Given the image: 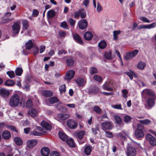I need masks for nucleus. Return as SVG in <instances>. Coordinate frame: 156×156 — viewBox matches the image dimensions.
Segmentation results:
<instances>
[{
	"instance_id": "obj_1",
	"label": "nucleus",
	"mask_w": 156,
	"mask_h": 156,
	"mask_svg": "<svg viewBox=\"0 0 156 156\" xmlns=\"http://www.w3.org/2000/svg\"><path fill=\"white\" fill-rule=\"evenodd\" d=\"M20 98L17 94L12 95L10 98L9 105L11 106L16 107L20 103Z\"/></svg>"
},
{
	"instance_id": "obj_2",
	"label": "nucleus",
	"mask_w": 156,
	"mask_h": 156,
	"mask_svg": "<svg viewBox=\"0 0 156 156\" xmlns=\"http://www.w3.org/2000/svg\"><path fill=\"white\" fill-rule=\"evenodd\" d=\"M104 90L108 91H112L115 89L114 83L112 81H107L102 86Z\"/></svg>"
},
{
	"instance_id": "obj_3",
	"label": "nucleus",
	"mask_w": 156,
	"mask_h": 156,
	"mask_svg": "<svg viewBox=\"0 0 156 156\" xmlns=\"http://www.w3.org/2000/svg\"><path fill=\"white\" fill-rule=\"evenodd\" d=\"M144 128L143 126L140 124L137 125V139H141L144 135Z\"/></svg>"
},
{
	"instance_id": "obj_4",
	"label": "nucleus",
	"mask_w": 156,
	"mask_h": 156,
	"mask_svg": "<svg viewBox=\"0 0 156 156\" xmlns=\"http://www.w3.org/2000/svg\"><path fill=\"white\" fill-rule=\"evenodd\" d=\"M101 127L102 129L104 131L111 130L113 128L112 123L108 121L104 122L101 123Z\"/></svg>"
},
{
	"instance_id": "obj_5",
	"label": "nucleus",
	"mask_w": 156,
	"mask_h": 156,
	"mask_svg": "<svg viewBox=\"0 0 156 156\" xmlns=\"http://www.w3.org/2000/svg\"><path fill=\"white\" fill-rule=\"evenodd\" d=\"M146 138L151 145L153 146H156V139L151 134H147L146 135Z\"/></svg>"
},
{
	"instance_id": "obj_6",
	"label": "nucleus",
	"mask_w": 156,
	"mask_h": 156,
	"mask_svg": "<svg viewBox=\"0 0 156 156\" xmlns=\"http://www.w3.org/2000/svg\"><path fill=\"white\" fill-rule=\"evenodd\" d=\"M136 54V49L135 50L132 52H129L126 53V55L124 56V59L126 60H129L134 57Z\"/></svg>"
},
{
	"instance_id": "obj_7",
	"label": "nucleus",
	"mask_w": 156,
	"mask_h": 156,
	"mask_svg": "<svg viewBox=\"0 0 156 156\" xmlns=\"http://www.w3.org/2000/svg\"><path fill=\"white\" fill-rule=\"evenodd\" d=\"M136 151L133 147L128 146L127 148L126 154L127 156H135Z\"/></svg>"
},
{
	"instance_id": "obj_8",
	"label": "nucleus",
	"mask_w": 156,
	"mask_h": 156,
	"mask_svg": "<svg viewBox=\"0 0 156 156\" xmlns=\"http://www.w3.org/2000/svg\"><path fill=\"white\" fill-rule=\"evenodd\" d=\"M78 25L80 29L83 30L87 27L88 23L86 20L83 19L80 21L78 23Z\"/></svg>"
},
{
	"instance_id": "obj_9",
	"label": "nucleus",
	"mask_w": 156,
	"mask_h": 156,
	"mask_svg": "<svg viewBox=\"0 0 156 156\" xmlns=\"http://www.w3.org/2000/svg\"><path fill=\"white\" fill-rule=\"evenodd\" d=\"M67 124L68 127L71 129H74L76 128L78 125L77 123L73 120L69 119L68 120Z\"/></svg>"
},
{
	"instance_id": "obj_10",
	"label": "nucleus",
	"mask_w": 156,
	"mask_h": 156,
	"mask_svg": "<svg viewBox=\"0 0 156 156\" xmlns=\"http://www.w3.org/2000/svg\"><path fill=\"white\" fill-rule=\"evenodd\" d=\"M75 72L73 70H70L67 72L65 79L66 80H69L72 79L74 76Z\"/></svg>"
},
{
	"instance_id": "obj_11",
	"label": "nucleus",
	"mask_w": 156,
	"mask_h": 156,
	"mask_svg": "<svg viewBox=\"0 0 156 156\" xmlns=\"http://www.w3.org/2000/svg\"><path fill=\"white\" fill-rule=\"evenodd\" d=\"M12 32L14 34H18L20 30V26L19 24L17 23H15L12 27Z\"/></svg>"
},
{
	"instance_id": "obj_12",
	"label": "nucleus",
	"mask_w": 156,
	"mask_h": 156,
	"mask_svg": "<svg viewBox=\"0 0 156 156\" xmlns=\"http://www.w3.org/2000/svg\"><path fill=\"white\" fill-rule=\"evenodd\" d=\"M156 22L153 23L151 24L147 25H141L138 27L137 28V29L138 30H140L143 28L150 29L151 28H153L155 27L156 26Z\"/></svg>"
},
{
	"instance_id": "obj_13",
	"label": "nucleus",
	"mask_w": 156,
	"mask_h": 156,
	"mask_svg": "<svg viewBox=\"0 0 156 156\" xmlns=\"http://www.w3.org/2000/svg\"><path fill=\"white\" fill-rule=\"evenodd\" d=\"M37 140L34 139L29 140L27 143V145L29 148H30L35 146L37 144Z\"/></svg>"
},
{
	"instance_id": "obj_14",
	"label": "nucleus",
	"mask_w": 156,
	"mask_h": 156,
	"mask_svg": "<svg viewBox=\"0 0 156 156\" xmlns=\"http://www.w3.org/2000/svg\"><path fill=\"white\" fill-rule=\"evenodd\" d=\"M41 152L42 155L47 156L49 154L50 151L48 148L46 147H44L41 149Z\"/></svg>"
},
{
	"instance_id": "obj_15",
	"label": "nucleus",
	"mask_w": 156,
	"mask_h": 156,
	"mask_svg": "<svg viewBox=\"0 0 156 156\" xmlns=\"http://www.w3.org/2000/svg\"><path fill=\"white\" fill-rule=\"evenodd\" d=\"M41 125L47 130H50L52 129L51 126L44 121H42L41 123Z\"/></svg>"
},
{
	"instance_id": "obj_16",
	"label": "nucleus",
	"mask_w": 156,
	"mask_h": 156,
	"mask_svg": "<svg viewBox=\"0 0 156 156\" xmlns=\"http://www.w3.org/2000/svg\"><path fill=\"white\" fill-rule=\"evenodd\" d=\"M2 136L4 139L7 140L11 137V134L9 131L5 130L2 133Z\"/></svg>"
},
{
	"instance_id": "obj_17",
	"label": "nucleus",
	"mask_w": 156,
	"mask_h": 156,
	"mask_svg": "<svg viewBox=\"0 0 156 156\" xmlns=\"http://www.w3.org/2000/svg\"><path fill=\"white\" fill-rule=\"evenodd\" d=\"M9 92L5 89H0V95L4 98L6 97L9 96Z\"/></svg>"
},
{
	"instance_id": "obj_18",
	"label": "nucleus",
	"mask_w": 156,
	"mask_h": 156,
	"mask_svg": "<svg viewBox=\"0 0 156 156\" xmlns=\"http://www.w3.org/2000/svg\"><path fill=\"white\" fill-rule=\"evenodd\" d=\"M28 114L33 117L37 116V112L36 109L34 108L29 109L27 112Z\"/></svg>"
},
{
	"instance_id": "obj_19",
	"label": "nucleus",
	"mask_w": 156,
	"mask_h": 156,
	"mask_svg": "<svg viewBox=\"0 0 156 156\" xmlns=\"http://www.w3.org/2000/svg\"><path fill=\"white\" fill-rule=\"evenodd\" d=\"M66 61L68 66L71 67L73 66L74 61L72 57H67L66 60Z\"/></svg>"
},
{
	"instance_id": "obj_20",
	"label": "nucleus",
	"mask_w": 156,
	"mask_h": 156,
	"mask_svg": "<svg viewBox=\"0 0 156 156\" xmlns=\"http://www.w3.org/2000/svg\"><path fill=\"white\" fill-rule=\"evenodd\" d=\"M91 151V146H85L84 152L87 155H89Z\"/></svg>"
},
{
	"instance_id": "obj_21",
	"label": "nucleus",
	"mask_w": 156,
	"mask_h": 156,
	"mask_svg": "<svg viewBox=\"0 0 156 156\" xmlns=\"http://www.w3.org/2000/svg\"><path fill=\"white\" fill-rule=\"evenodd\" d=\"M93 35L90 32H87L84 35V37L85 40H90L92 37Z\"/></svg>"
},
{
	"instance_id": "obj_22",
	"label": "nucleus",
	"mask_w": 156,
	"mask_h": 156,
	"mask_svg": "<svg viewBox=\"0 0 156 156\" xmlns=\"http://www.w3.org/2000/svg\"><path fill=\"white\" fill-rule=\"evenodd\" d=\"M143 94H147L150 96H154V94L150 89H146L144 90L142 92Z\"/></svg>"
},
{
	"instance_id": "obj_23",
	"label": "nucleus",
	"mask_w": 156,
	"mask_h": 156,
	"mask_svg": "<svg viewBox=\"0 0 156 156\" xmlns=\"http://www.w3.org/2000/svg\"><path fill=\"white\" fill-rule=\"evenodd\" d=\"M73 37L74 39L79 44H83V41L78 34H74L73 35Z\"/></svg>"
},
{
	"instance_id": "obj_24",
	"label": "nucleus",
	"mask_w": 156,
	"mask_h": 156,
	"mask_svg": "<svg viewBox=\"0 0 156 156\" xmlns=\"http://www.w3.org/2000/svg\"><path fill=\"white\" fill-rule=\"evenodd\" d=\"M47 15L48 18H52L55 16V12L54 10L51 9L48 12Z\"/></svg>"
},
{
	"instance_id": "obj_25",
	"label": "nucleus",
	"mask_w": 156,
	"mask_h": 156,
	"mask_svg": "<svg viewBox=\"0 0 156 156\" xmlns=\"http://www.w3.org/2000/svg\"><path fill=\"white\" fill-rule=\"evenodd\" d=\"M33 45V44L31 40H29L25 44L26 49H31Z\"/></svg>"
},
{
	"instance_id": "obj_26",
	"label": "nucleus",
	"mask_w": 156,
	"mask_h": 156,
	"mask_svg": "<svg viewBox=\"0 0 156 156\" xmlns=\"http://www.w3.org/2000/svg\"><path fill=\"white\" fill-rule=\"evenodd\" d=\"M85 134L86 133L85 131L81 130L78 132L76 133V135L80 140H81Z\"/></svg>"
},
{
	"instance_id": "obj_27",
	"label": "nucleus",
	"mask_w": 156,
	"mask_h": 156,
	"mask_svg": "<svg viewBox=\"0 0 156 156\" xmlns=\"http://www.w3.org/2000/svg\"><path fill=\"white\" fill-rule=\"evenodd\" d=\"M58 135L60 138L63 141L67 140V137L66 134L63 132L60 131L59 132Z\"/></svg>"
},
{
	"instance_id": "obj_28",
	"label": "nucleus",
	"mask_w": 156,
	"mask_h": 156,
	"mask_svg": "<svg viewBox=\"0 0 156 156\" xmlns=\"http://www.w3.org/2000/svg\"><path fill=\"white\" fill-rule=\"evenodd\" d=\"M147 102L148 106L151 108L153 107L155 104V101L152 98H149Z\"/></svg>"
},
{
	"instance_id": "obj_29",
	"label": "nucleus",
	"mask_w": 156,
	"mask_h": 156,
	"mask_svg": "<svg viewBox=\"0 0 156 156\" xmlns=\"http://www.w3.org/2000/svg\"><path fill=\"white\" fill-rule=\"evenodd\" d=\"M99 48L101 49L105 48L107 46L106 42L104 41H102L98 44Z\"/></svg>"
},
{
	"instance_id": "obj_30",
	"label": "nucleus",
	"mask_w": 156,
	"mask_h": 156,
	"mask_svg": "<svg viewBox=\"0 0 156 156\" xmlns=\"http://www.w3.org/2000/svg\"><path fill=\"white\" fill-rule=\"evenodd\" d=\"M47 132L46 131L45 132H44V133H42L41 132H37L36 131H34L31 132V134L34 136H38L45 134Z\"/></svg>"
},
{
	"instance_id": "obj_31",
	"label": "nucleus",
	"mask_w": 156,
	"mask_h": 156,
	"mask_svg": "<svg viewBox=\"0 0 156 156\" xmlns=\"http://www.w3.org/2000/svg\"><path fill=\"white\" fill-rule=\"evenodd\" d=\"M146 64L143 62H140L137 66V68L140 70H142L144 69L146 66Z\"/></svg>"
},
{
	"instance_id": "obj_32",
	"label": "nucleus",
	"mask_w": 156,
	"mask_h": 156,
	"mask_svg": "<svg viewBox=\"0 0 156 156\" xmlns=\"http://www.w3.org/2000/svg\"><path fill=\"white\" fill-rule=\"evenodd\" d=\"M14 140L16 144L18 145H22L23 143L22 140L19 137H15Z\"/></svg>"
},
{
	"instance_id": "obj_33",
	"label": "nucleus",
	"mask_w": 156,
	"mask_h": 156,
	"mask_svg": "<svg viewBox=\"0 0 156 156\" xmlns=\"http://www.w3.org/2000/svg\"><path fill=\"white\" fill-rule=\"evenodd\" d=\"M58 117L61 120H65L69 117L68 115L65 114H59L58 115Z\"/></svg>"
},
{
	"instance_id": "obj_34",
	"label": "nucleus",
	"mask_w": 156,
	"mask_h": 156,
	"mask_svg": "<svg viewBox=\"0 0 156 156\" xmlns=\"http://www.w3.org/2000/svg\"><path fill=\"white\" fill-rule=\"evenodd\" d=\"M84 10V9H79L77 11L75 12L74 13V17L76 18H78L80 15L81 12Z\"/></svg>"
},
{
	"instance_id": "obj_35",
	"label": "nucleus",
	"mask_w": 156,
	"mask_h": 156,
	"mask_svg": "<svg viewBox=\"0 0 156 156\" xmlns=\"http://www.w3.org/2000/svg\"><path fill=\"white\" fill-rule=\"evenodd\" d=\"M111 51H109V52H106L104 54L105 58L108 59H112L113 57L111 55Z\"/></svg>"
},
{
	"instance_id": "obj_36",
	"label": "nucleus",
	"mask_w": 156,
	"mask_h": 156,
	"mask_svg": "<svg viewBox=\"0 0 156 156\" xmlns=\"http://www.w3.org/2000/svg\"><path fill=\"white\" fill-rule=\"evenodd\" d=\"M67 144L70 147H75L74 141L72 139H68L66 140Z\"/></svg>"
},
{
	"instance_id": "obj_37",
	"label": "nucleus",
	"mask_w": 156,
	"mask_h": 156,
	"mask_svg": "<svg viewBox=\"0 0 156 156\" xmlns=\"http://www.w3.org/2000/svg\"><path fill=\"white\" fill-rule=\"evenodd\" d=\"M22 23L23 27V30H27L29 27L28 21L26 20H22Z\"/></svg>"
},
{
	"instance_id": "obj_38",
	"label": "nucleus",
	"mask_w": 156,
	"mask_h": 156,
	"mask_svg": "<svg viewBox=\"0 0 156 156\" xmlns=\"http://www.w3.org/2000/svg\"><path fill=\"white\" fill-rule=\"evenodd\" d=\"M14 84V82L12 80H8L5 83V85L7 86H12Z\"/></svg>"
},
{
	"instance_id": "obj_39",
	"label": "nucleus",
	"mask_w": 156,
	"mask_h": 156,
	"mask_svg": "<svg viewBox=\"0 0 156 156\" xmlns=\"http://www.w3.org/2000/svg\"><path fill=\"white\" fill-rule=\"evenodd\" d=\"M120 30H114L113 32V37L114 39L115 40H117L118 36L121 33Z\"/></svg>"
},
{
	"instance_id": "obj_40",
	"label": "nucleus",
	"mask_w": 156,
	"mask_h": 156,
	"mask_svg": "<svg viewBox=\"0 0 156 156\" xmlns=\"http://www.w3.org/2000/svg\"><path fill=\"white\" fill-rule=\"evenodd\" d=\"M76 82L79 86H82L84 85V80L81 78L77 79L76 80Z\"/></svg>"
},
{
	"instance_id": "obj_41",
	"label": "nucleus",
	"mask_w": 156,
	"mask_h": 156,
	"mask_svg": "<svg viewBox=\"0 0 156 156\" xmlns=\"http://www.w3.org/2000/svg\"><path fill=\"white\" fill-rule=\"evenodd\" d=\"M23 70L21 68H17L15 71L16 74L18 76H20L23 73Z\"/></svg>"
},
{
	"instance_id": "obj_42",
	"label": "nucleus",
	"mask_w": 156,
	"mask_h": 156,
	"mask_svg": "<svg viewBox=\"0 0 156 156\" xmlns=\"http://www.w3.org/2000/svg\"><path fill=\"white\" fill-rule=\"evenodd\" d=\"M114 118L116 122L120 125L122 123V120L120 116L118 115H115L114 116Z\"/></svg>"
},
{
	"instance_id": "obj_43",
	"label": "nucleus",
	"mask_w": 156,
	"mask_h": 156,
	"mask_svg": "<svg viewBox=\"0 0 156 156\" xmlns=\"http://www.w3.org/2000/svg\"><path fill=\"white\" fill-rule=\"evenodd\" d=\"M99 91V89L98 87H94L92 88V90H89V92L92 94H95L98 92Z\"/></svg>"
},
{
	"instance_id": "obj_44",
	"label": "nucleus",
	"mask_w": 156,
	"mask_h": 156,
	"mask_svg": "<svg viewBox=\"0 0 156 156\" xmlns=\"http://www.w3.org/2000/svg\"><path fill=\"white\" fill-rule=\"evenodd\" d=\"M93 78L95 80L99 82H101L102 81V79L101 77L97 75H95L94 76Z\"/></svg>"
},
{
	"instance_id": "obj_45",
	"label": "nucleus",
	"mask_w": 156,
	"mask_h": 156,
	"mask_svg": "<svg viewBox=\"0 0 156 156\" xmlns=\"http://www.w3.org/2000/svg\"><path fill=\"white\" fill-rule=\"evenodd\" d=\"M89 72L90 74L92 75L98 72L97 69L95 67H92L89 69Z\"/></svg>"
},
{
	"instance_id": "obj_46",
	"label": "nucleus",
	"mask_w": 156,
	"mask_h": 156,
	"mask_svg": "<svg viewBox=\"0 0 156 156\" xmlns=\"http://www.w3.org/2000/svg\"><path fill=\"white\" fill-rule=\"evenodd\" d=\"M93 109L97 114H99L101 113V110L100 108L97 106H95L94 107Z\"/></svg>"
},
{
	"instance_id": "obj_47",
	"label": "nucleus",
	"mask_w": 156,
	"mask_h": 156,
	"mask_svg": "<svg viewBox=\"0 0 156 156\" xmlns=\"http://www.w3.org/2000/svg\"><path fill=\"white\" fill-rule=\"evenodd\" d=\"M59 90L61 94L65 92L66 91V87L65 84H62L61 85L59 88Z\"/></svg>"
},
{
	"instance_id": "obj_48",
	"label": "nucleus",
	"mask_w": 156,
	"mask_h": 156,
	"mask_svg": "<svg viewBox=\"0 0 156 156\" xmlns=\"http://www.w3.org/2000/svg\"><path fill=\"white\" fill-rule=\"evenodd\" d=\"M128 92L126 89H124L122 91V96L124 98L126 99L127 98V94Z\"/></svg>"
},
{
	"instance_id": "obj_49",
	"label": "nucleus",
	"mask_w": 156,
	"mask_h": 156,
	"mask_svg": "<svg viewBox=\"0 0 156 156\" xmlns=\"http://www.w3.org/2000/svg\"><path fill=\"white\" fill-rule=\"evenodd\" d=\"M33 105V103L30 99H29L26 102V107L27 108H31Z\"/></svg>"
},
{
	"instance_id": "obj_50",
	"label": "nucleus",
	"mask_w": 156,
	"mask_h": 156,
	"mask_svg": "<svg viewBox=\"0 0 156 156\" xmlns=\"http://www.w3.org/2000/svg\"><path fill=\"white\" fill-rule=\"evenodd\" d=\"M58 99L55 97L50 98L49 99V101L51 104H53L58 101Z\"/></svg>"
},
{
	"instance_id": "obj_51",
	"label": "nucleus",
	"mask_w": 156,
	"mask_h": 156,
	"mask_svg": "<svg viewBox=\"0 0 156 156\" xmlns=\"http://www.w3.org/2000/svg\"><path fill=\"white\" fill-rule=\"evenodd\" d=\"M12 20L13 19H10L9 18H5L4 17V18L2 19V23H6Z\"/></svg>"
},
{
	"instance_id": "obj_52",
	"label": "nucleus",
	"mask_w": 156,
	"mask_h": 156,
	"mask_svg": "<svg viewBox=\"0 0 156 156\" xmlns=\"http://www.w3.org/2000/svg\"><path fill=\"white\" fill-rule=\"evenodd\" d=\"M139 122L143 124L147 125L150 123L151 121L148 119H145L144 120H139Z\"/></svg>"
},
{
	"instance_id": "obj_53",
	"label": "nucleus",
	"mask_w": 156,
	"mask_h": 156,
	"mask_svg": "<svg viewBox=\"0 0 156 156\" xmlns=\"http://www.w3.org/2000/svg\"><path fill=\"white\" fill-rule=\"evenodd\" d=\"M7 74L11 78H12L15 76V74L13 71L7 72Z\"/></svg>"
},
{
	"instance_id": "obj_54",
	"label": "nucleus",
	"mask_w": 156,
	"mask_h": 156,
	"mask_svg": "<svg viewBox=\"0 0 156 156\" xmlns=\"http://www.w3.org/2000/svg\"><path fill=\"white\" fill-rule=\"evenodd\" d=\"M44 95L46 97H50L52 95L51 92L49 91H45L43 92Z\"/></svg>"
},
{
	"instance_id": "obj_55",
	"label": "nucleus",
	"mask_w": 156,
	"mask_h": 156,
	"mask_svg": "<svg viewBox=\"0 0 156 156\" xmlns=\"http://www.w3.org/2000/svg\"><path fill=\"white\" fill-rule=\"evenodd\" d=\"M60 26L65 29H68L67 24L65 21L62 22L60 24Z\"/></svg>"
},
{
	"instance_id": "obj_56",
	"label": "nucleus",
	"mask_w": 156,
	"mask_h": 156,
	"mask_svg": "<svg viewBox=\"0 0 156 156\" xmlns=\"http://www.w3.org/2000/svg\"><path fill=\"white\" fill-rule=\"evenodd\" d=\"M106 133V136L109 138H112L113 137V136L112 134V133L109 131H105V132Z\"/></svg>"
},
{
	"instance_id": "obj_57",
	"label": "nucleus",
	"mask_w": 156,
	"mask_h": 156,
	"mask_svg": "<svg viewBox=\"0 0 156 156\" xmlns=\"http://www.w3.org/2000/svg\"><path fill=\"white\" fill-rule=\"evenodd\" d=\"M112 107L115 109H122L121 105L120 104L112 105Z\"/></svg>"
},
{
	"instance_id": "obj_58",
	"label": "nucleus",
	"mask_w": 156,
	"mask_h": 156,
	"mask_svg": "<svg viewBox=\"0 0 156 156\" xmlns=\"http://www.w3.org/2000/svg\"><path fill=\"white\" fill-rule=\"evenodd\" d=\"M131 119V117L128 115H126L124 117V120L126 122H128Z\"/></svg>"
},
{
	"instance_id": "obj_59",
	"label": "nucleus",
	"mask_w": 156,
	"mask_h": 156,
	"mask_svg": "<svg viewBox=\"0 0 156 156\" xmlns=\"http://www.w3.org/2000/svg\"><path fill=\"white\" fill-rule=\"evenodd\" d=\"M68 21L72 26H73L76 23V21L72 18H69L68 20Z\"/></svg>"
},
{
	"instance_id": "obj_60",
	"label": "nucleus",
	"mask_w": 156,
	"mask_h": 156,
	"mask_svg": "<svg viewBox=\"0 0 156 156\" xmlns=\"http://www.w3.org/2000/svg\"><path fill=\"white\" fill-rule=\"evenodd\" d=\"M140 19L144 23H149L150 22V21L145 17H142Z\"/></svg>"
},
{
	"instance_id": "obj_61",
	"label": "nucleus",
	"mask_w": 156,
	"mask_h": 156,
	"mask_svg": "<svg viewBox=\"0 0 156 156\" xmlns=\"http://www.w3.org/2000/svg\"><path fill=\"white\" fill-rule=\"evenodd\" d=\"M50 156H60V155L57 151H54L51 152Z\"/></svg>"
},
{
	"instance_id": "obj_62",
	"label": "nucleus",
	"mask_w": 156,
	"mask_h": 156,
	"mask_svg": "<svg viewBox=\"0 0 156 156\" xmlns=\"http://www.w3.org/2000/svg\"><path fill=\"white\" fill-rule=\"evenodd\" d=\"M89 4V0H83V4L86 7H87Z\"/></svg>"
},
{
	"instance_id": "obj_63",
	"label": "nucleus",
	"mask_w": 156,
	"mask_h": 156,
	"mask_svg": "<svg viewBox=\"0 0 156 156\" xmlns=\"http://www.w3.org/2000/svg\"><path fill=\"white\" fill-rule=\"evenodd\" d=\"M102 10V7L101 6L100 4L98 2V3L97 7V11L98 12H100Z\"/></svg>"
},
{
	"instance_id": "obj_64",
	"label": "nucleus",
	"mask_w": 156,
	"mask_h": 156,
	"mask_svg": "<svg viewBox=\"0 0 156 156\" xmlns=\"http://www.w3.org/2000/svg\"><path fill=\"white\" fill-rule=\"evenodd\" d=\"M39 14V12L37 10L34 9L33 10L32 15L34 16H37Z\"/></svg>"
}]
</instances>
